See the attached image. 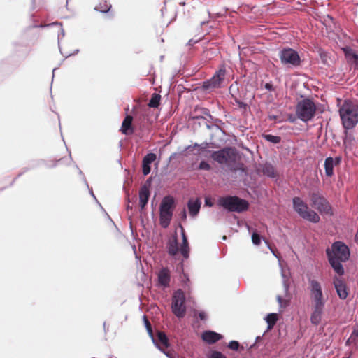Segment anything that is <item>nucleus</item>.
I'll return each mask as SVG.
<instances>
[{"instance_id": "1", "label": "nucleus", "mask_w": 358, "mask_h": 358, "mask_svg": "<svg viewBox=\"0 0 358 358\" xmlns=\"http://www.w3.org/2000/svg\"><path fill=\"white\" fill-rule=\"evenodd\" d=\"M326 253L329 262L334 271L339 275L344 274V268L342 265L347 262L350 256V249L342 241L334 242L331 248H327Z\"/></svg>"}, {"instance_id": "2", "label": "nucleus", "mask_w": 358, "mask_h": 358, "mask_svg": "<svg viewBox=\"0 0 358 358\" xmlns=\"http://www.w3.org/2000/svg\"><path fill=\"white\" fill-rule=\"evenodd\" d=\"M343 126L346 129L354 128L358 123V106L350 101H345L339 108Z\"/></svg>"}, {"instance_id": "3", "label": "nucleus", "mask_w": 358, "mask_h": 358, "mask_svg": "<svg viewBox=\"0 0 358 358\" xmlns=\"http://www.w3.org/2000/svg\"><path fill=\"white\" fill-rule=\"evenodd\" d=\"M174 208V198L172 196H164L159 206V222L163 228H167L170 224Z\"/></svg>"}, {"instance_id": "4", "label": "nucleus", "mask_w": 358, "mask_h": 358, "mask_svg": "<svg viewBox=\"0 0 358 358\" xmlns=\"http://www.w3.org/2000/svg\"><path fill=\"white\" fill-rule=\"evenodd\" d=\"M219 204L230 212L241 213L248 210L249 203L247 201L236 196H228L219 199Z\"/></svg>"}, {"instance_id": "5", "label": "nucleus", "mask_w": 358, "mask_h": 358, "mask_svg": "<svg viewBox=\"0 0 358 358\" xmlns=\"http://www.w3.org/2000/svg\"><path fill=\"white\" fill-rule=\"evenodd\" d=\"M292 203L294 210L302 218L313 223L320 222V216L314 210L309 209L308 205L300 197H294Z\"/></svg>"}, {"instance_id": "6", "label": "nucleus", "mask_w": 358, "mask_h": 358, "mask_svg": "<svg viewBox=\"0 0 358 358\" xmlns=\"http://www.w3.org/2000/svg\"><path fill=\"white\" fill-rule=\"evenodd\" d=\"M316 112L315 103L309 99H304L300 101L296 106V114L303 122H308L313 118Z\"/></svg>"}, {"instance_id": "7", "label": "nucleus", "mask_w": 358, "mask_h": 358, "mask_svg": "<svg viewBox=\"0 0 358 358\" xmlns=\"http://www.w3.org/2000/svg\"><path fill=\"white\" fill-rule=\"evenodd\" d=\"M311 299H313V312L310 315V322L317 325L322 320L326 299L322 292H314Z\"/></svg>"}, {"instance_id": "8", "label": "nucleus", "mask_w": 358, "mask_h": 358, "mask_svg": "<svg viewBox=\"0 0 358 358\" xmlns=\"http://www.w3.org/2000/svg\"><path fill=\"white\" fill-rule=\"evenodd\" d=\"M211 157L220 164H230L236 162L237 152L234 148L226 147L218 151H213Z\"/></svg>"}, {"instance_id": "9", "label": "nucleus", "mask_w": 358, "mask_h": 358, "mask_svg": "<svg viewBox=\"0 0 358 358\" xmlns=\"http://www.w3.org/2000/svg\"><path fill=\"white\" fill-rule=\"evenodd\" d=\"M311 206L317 209L321 214L333 215L332 207L329 201L319 192L310 194Z\"/></svg>"}, {"instance_id": "10", "label": "nucleus", "mask_w": 358, "mask_h": 358, "mask_svg": "<svg viewBox=\"0 0 358 358\" xmlns=\"http://www.w3.org/2000/svg\"><path fill=\"white\" fill-rule=\"evenodd\" d=\"M226 74L227 69L225 65H220L218 70L214 73L213 76L210 79L203 82V88L205 90H212L221 87Z\"/></svg>"}, {"instance_id": "11", "label": "nucleus", "mask_w": 358, "mask_h": 358, "mask_svg": "<svg viewBox=\"0 0 358 358\" xmlns=\"http://www.w3.org/2000/svg\"><path fill=\"white\" fill-rule=\"evenodd\" d=\"M171 308L173 313L182 318L186 313L185 296L184 292H174L172 299Z\"/></svg>"}, {"instance_id": "12", "label": "nucleus", "mask_w": 358, "mask_h": 358, "mask_svg": "<svg viewBox=\"0 0 358 358\" xmlns=\"http://www.w3.org/2000/svg\"><path fill=\"white\" fill-rule=\"evenodd\" d=\"M279 57L283 64L293 66H298L301 64V58L298 52L292 48L283 49L280 51Z\"/></svg>"}, {"instance_id": "13", "label": "nucleus", "mask_w": 358, "mask_h": 358, "mask_svg": "<svg viewBox=\"0 0 358 358\" xmlns=\"http://www.w3.org/2000/svg\"><path fill=\"white\" fill-rule=\"evenodd\" d=\"M171 282V271L169 268H161L157 273V282L162 287H169Z\"/></svg>"}, {"instance_id": "14", "label": "nucleus", "mask_w": 358, "mask_h": 358, "mask_svg": "<svg viewBox=\"0 0 358 358\" xmlns=\"http://www.w3.org/2000/svg\"><path fill=\"white\" fill-rule=\"evenodd\" d=\"M133 117L131 115H127L124 119L120 131L124 135H131L134 132V128L132 124Z\"/></svg>"}, {"instance_id": "15", "label": "nucleus", "mask_w": 358, "mask_h": 358, "mask_svg": "<svg viewBox=\"0 0 358 358\" xmlns=\"http://www.w3.org/2000/svg\"><path fill=\"white\" fill-rule=\"evenodd\" d=\"M157 156L155 153H148L142 161V172L144 176H147L150 172V164L155 161Z\"/></svg>"}, {"instance_id": "16", "label": "nucleus", "mask_w": 358, "mask_h": 358, "mask_svg": "<svg viewBox=\"0 0 358 358\" xmlns=\"http://www.w3.org/2000/svg\"><path fill=\"white\" fill-rule=\"evenodd\" d=\"M201 338L206 343L213 344L221 340L222 336L213 331H206L202 334Z\"/></svg>"}, {"instance_id": "17", "label": "nucleus", "mask_w": 358, "mask_h": 358, "mask_svg": "<svg viewBox=\"0 0 358 358\" xmlns=\"http://www.w3.org/2000/svg\"><path fill=\"white\" fill-rule=\"evenodd\" d=\"M346 59L355 64V69L358 70V55L350 48H343Z\"/></svg>"}, {"instance_id": "18", "label": "nucleus", "mask_w": 358, "mask_h": 358, "mask_svg": "<svg viewBox=\"0 0 358 358\" xmlns=\"http://www.w3.org/2000/svg\"><path fill=\"white\" fill-rule=\"evenodd\" d=\"M150 197V190L146 185H143L139 191V203L141 209L146 206Z\"/></svg>"}, {"instance_id": "19", "label": "nucleus", "mask_w": 358, "mask_h": 358, "mask_svg": "<svg viewBox=\"0 0 358 358\" xmlns=\"http://www.w3.org/2000/svg\"><path fill=\"white\" fill-rule=\"evenodd\" d=\"M201 204V203L199 199H196V200H189L187 207L191 216L194 217L199 213Z\"/></svg>"}, {"instance_id": "20", "label": "nucleus", "mask_w": 358, "mask_h": 358, "mask_svg": "<svg viewBox=\"0 0 358 358\" xmlns=\"http://www.w3.org/2000/svg\"><path fill=\"white\" fill-rule=\"evenodd\" d=\"M167 250L169 255L175 257L179 250L178 243L176 236H173L167 243Z\"/></svg>"}, {"instance_id": "21", "label": "nucleus", "mask_w": 358, "mask_h": 358, "mask_svg": "<svg viewBox=\"0 0 358 358\" xmlns=\"http://www.w3.org/2000/svg\"><path fill=\"white\" fill-rule=\"evenodd\" d=\"M292 295L290 292H284L283 294L278 295L277 300L281 308H285L289 305Z\"/></svg>"}, {"instance_id": "22", "label": "nucleus", "mask_w": 358, "mask_h": 358, "mask_svg": "<svg viewBox=\"0 0 358 358\" xmlns=\"http://www.w3.org/2000/svg\"><path fill=\"white\" fill-rule=\"evenodd\" d=\"M182 243L180 248V253L183 256L184 258L187 259L189 257V248L187 241V238L186 237L184 229L182 228Z\"/></svg>"}, {"instance_id": "23", "label": "nucleus", "mask_w": 358, "mask_h": 358, "mask_svg": "<svg viewBox=\"0 0 358 358\" xmlns=\"http://www.w3.org/2000/svg\"><path fill=\"white\" fill-rule=\"evenodd\" d=\"M334 159L331 157H327L324 161L325 174L328 177L334 175Z\"/></svg>"}, {"instance_id": "24", "label": "nucleus", "mask_w": 358, "mask_h": 358, "mask_svg": "<svg viewBox=\"0 0 358 358\" xmlns=\"http://www.w3.org/2000/svg\"><path fill=\"white\" fill-rule=\"evenodd\" d=\"M358 343V324L356 325L349 337V338L346 341V345H349L351 344L357 345Z\"/></svg>"}, {"instance_id": "25", "label": "nucleus", "mask_w": 358, "mask_h": 358, "mask_svg": "<svg viewBox=\"0 0 358 358\" xmlns=\"http://www.w3.org/2000/svg\"><path fill=\"white\" fill-rule=\"evenodd\" d=\"M278 320V314L269 313L266 317V321L268 324V329H271L276 324Z\"/></svg>"}, {"instance_id": "26", "label": "nucleus", "mask_w": 358, "mask_h": 358, "mask_svg": "<svg viewBox=\"0 0 358 358\" xmlns=\"http://www.w3.org/2000/svg\"><path fill=\"white\" fill-rule=\"evenodd\" d=\"M160 100L161 95L157 93H153L148 103V106L150 108H158L160 104Z\"/></svg>"}, {"instance_id": "27", "label": "nucleus", "mask_w": 358, "mask_h": 358, "mask_svg": "<svg viewBox=\"0 0 358 358\" xmlns=\"http://www.w3.org/2000/svg\"><path fill=\"white\" fill-rule=\"evenodd\" d=\"M334 285L336 291H346V285L341 278H335L334 280Z\"/></svg>"}, {"instance_id": "28", "label": "nucleus", "mask_w": 358, "mask_h": 358, "mask_svg": "<svg viewBox=\"0 0 358 358\" xmlns=\"http://www.w3.org/2000/svg\"><path fill=\"white\" fill-rule=\"evenodd\" d=\"M262 172L264 175H266L271 178H274L276 176V173L274 167L270 164L265 165L263 167Z\"/></svg>"}, {"instance_id": "29", "label": "nucleus", "mask_w": 358, "mask_h": 358, "mask_svg": "<svg viewBox=\"0 0 358 358\" xmlns=\"http://www.w3.org/2000/svg\"><path fill=\"white\" fill-rule=\"evenodd\" d=\"M157 338L159 342L165 348H168L169 345V340L165 334V333L162 331H158L157 332Z\"/></svg>"}, {"instance_id": "30", "label": "nucleus", "mask_w": 358, "mask_h": 358, "mask_svg": "<svg viewBox=\"0 0 358 358\" xmlns=\"http://www.w3.org/2000/svg\"><path fill=\"white\" fill-rule=\"evenodd\" d=\"M111 5L106 1H103L99 3V7L97 8L102 13H107L110 10Z\"/></svg>"}, {"instance_id": "31", "label": "nucleus", "mask_w": 358, "mask_h": 358, "mask_svg": "<svg viewBox=\"0 0 358 358\" xmlns=\"http://www.w3.org/2000/svg\"><path fill=\"white\" fill-rule=\"evenodd\" d=\"M264 138L269 141V142H271L273 143H279L281 141V138L280 136H273V135H271V134H266L264 136Z\"/></svg>"}, {"instance_id": "32", "label": "nucleus", "mask_w": 358, "mask_h": 358, "mask_svg": "<svg viewBox=\"0 0 358 358\" xmlns=\"http://www.w3.org/2000/svg\"><path fill=\"white\" fill-rule=\"evenodd\" d=\"M143 321H144V324L146 327L147 331L148 332L149 335L152 337L153 334H152V325H151L150 322H149V320H148L146 316L143 317Z\"/></svg>"}, {"instance_id": "33", "label": "nucleus", "mask_w": 358, "mask_h": 358, "mask_svg": "<svg viewBox=\"0 0 358 358\" xmlns=\"http://www.w3.org/2000/svg\"><path fill=\"white\" fill-rule=\"evenodd\" d=\"M252 241L253 244L259 245L261 243V236L256 232L252 234Z\"/></svg>"}, {"instance_id": "34", "label": "nucleus", "mask_w": 358, "mask_h": 358, "mask_svg": "<svg viewBox=\"0 0 358 358\" xmlns=\"http://www.w3.org/2000/svg\"><path fill=\"white\" fill-rule=\"evenodd\" d=\"M310 287H311V291H321V287L320 283L316 280H311L310 281Z\"/></svg>"}, {"instance_id": "35", "label": "nucleus", "mask_w": 358, "mask_h": 358, "mask_svg": "<svg viewBox=\"0 0 358 358\" xmlns=\"http://www.w3.org/2000/svg\"><path fill=\"white\" fill-rule=\"evenodd\" d=\"M208 358H227V357L220 352L214 350L208 356Z\"/></svg>"}, {"instance_id": "36", "label": "nucleus", "mask_w": 358, "mask_h": 358, "mask_svg": "<svg viewBox=\"0 0 358 358\" xmlns=\"http://www.w3.org/2000/svg\"><path fill=\"white\" fill-rule=\"evenodd\" d=\"M239 343L236 341H231L229 342L228 347L232 350H238L239 348Z\"/></svg>"}, {"instance_id": "37", "label": "nucleus", "mask_w": 358, "mask_h": 358, "mask_svg": "<svg viewBox=\"0 0 358 358\" xmlns=\"http://www.w3.org/2000/svg\"><path fill=\"white\" fill-rule=\"evenodd\" d=\"M199 168V169L206 171H209L211 169L210 165L205 161H201L200 162Z\"/></svg>"}, {"instance_id": "38", "label": "nucleus", "mask_w": 358, "mask_h": 358, "mask_svg": "<svg viewBox=\"0 0 358 358\" xmlns=\"http://www.w3.org/2000/svg\"><path fill=\"white\" fill-rule=\"evenodd\" d=\"M235 101L236 103V105L240 108H243V109H246L247 108V104L245 103L244 102L238 100V99H235Z\"/></svg>"}, {"instance_id": "39", "label": "nucleus", "mask_w": 358, "mask_h": 358, "mask_svg": "<svg viewBox=\"0 0 358 358\" xmlns=\"http://www.w3.org/2000/svg\"><path fill=\"white\" fill-rule=\"evenodd\" d=\"M198 317L201 320H206L207 319V314L204 311H201L199 313Z\"/></svg>"}, {"instance_id": "40", "label": "nucleus", "mask_w": 358, "mask_h": 358, "mask_svg": "<svg viewBox=\"0 0 358 358\" xmlns=\"http://www.w3.org/2000/svg\"><path fill=\"white\" fill-rule=\"evenodd\" d=\"M337 294L341 299H345L348 296V292H337Z\"/></svg>"}, {"instance_id": "41", "label": "nucleus", "mask_w": 358, "mask_h": 358, "mask_svg": "<svg viewBox=\"0 0 358 358\" xmlns=\"http://www.w3.org/2000/svg\"><path fill=\"white\" fill-rule=\"evenodd\" d=\"M180 215L182 220H185L187 219V213L185 208L182 210Z\"/></svg>"}, {"instance_id": "42", "label": "nucleus", "mask_w": 358, "mask_h": 358, "mask_svg": "<svg viewBox=\"0 0 358 358\" xmlns=\"http://www.w3.org/2000/svg\"><path fill=\"white\" fill-rule=\"evenodd\" d=\"M334 165L336 166V165H339L340 163L341 162V157H336L335 158H334Z\"/></svg>"}, {"instance_id": "43", "label": "nucleus", "mask_w": 358, "mask_h": 358, "mask_svg": "<svg viewBox=\"0 0 358 358\" xmlns=\"http://www.w3.org/2000/svg\"><path fill=\"white\" fill-rule=\"evenodd\" d=\"M265 88L270 91L273 90V85L271 83H266Z\"/></svg>"}, {"instance_id": "44", "label": "nucleus", "mask_w": 358, "mask_h": 358, "mask_svg": "<svg viewBox=\"0 0 358 358\" xmlns=\"http://www.w3.org/2000/svg\"><path fill=\"white\" fill-rule=\"evenodd\" d=\"M167 10H168V8L166 6L164 8H162V15H164V13L166 12Z\"/></svg>"}, {"instance_id": "45", "label": "nucleus", "mask_w": 358, "mask_h": 358, "mask_svg": "<svg viewBox=\"0 0 358 358\" xmlns=\"http://www.w3.org/2000/svg\"><path fill=\"white\" fill-rule=\"evenodd\" d=\"M208 143H206L202 145H201V149H206L208 147Z\"/></svg>"}, {"instance_id": "46", "label": "nucleus", "mask_w": 358, "mask_h": 358, "mask_svg": "<svg viewBox=\"0 0 358 358\" xmlns=\"http://www.w3.org/2000/svg\"><path fill=\"white\" fill-rule=\"evenodd\" d=\"M176 13H174L173 16L171 17V18L170 19V21H172V20H174L176 19Z\"/></svg>"}, {"instance_id": "47", "label": "nucleus", "mask_w": 358, "mask_h": 358, "mask_svg": "<svg viewBox=\"0 0 358 358\" xmlns=\"http://www.w3.org/2000/svg\"><path fill=\"white\" fill-rule=\"evenodd\" d=\"M163 352L166 355V356L170 357V354L169 352H166L164 350Z\"/></svg>"}, {"instance_id": "48", "label": "nucleus", "mask_w": 358, "mask_h": 358, "mask_svg": "<svg viewBox=\"0 0 358 358\" xmlns=\"http://www.w3.org/2000/svg\"><path fill=\"white\" fill-rule=\"evenodd\" d=\"M180 5H185V3L184 2H180Z\"/></svg>"}, {"instance_id": "49", "label": "nucleus", "mask_w": 358, "mask_h": 358, "mask_svg": "<svg viewBox=\"0 0 358 358\" xmlns=\"http://www.w3.org/2000/svg\"><path fill=\"white\" fill-rule=\"evenodd\" d=\"M270 119H275V117L273 116V117H270Z\"/></svg>"}, {"instance_id": "50", "label": "nucleus", "mask_w": 358, "mask_h": 358, "mask_svg": "<svg viewBox=\"0 0 358 358\" xmlns=\"http://www.w3.org/2000/svg\"><path fill=\"white\" fill-rule=\"evenodd\" d=\"M232 87H233V85H231V86H230V88H229V90H230V91L231 90Z\"/></svg>"}]
</instances>
